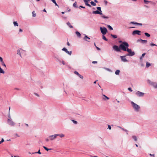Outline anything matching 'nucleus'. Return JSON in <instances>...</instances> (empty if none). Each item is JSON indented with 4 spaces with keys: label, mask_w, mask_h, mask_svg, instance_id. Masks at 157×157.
<instances>
[{
    "label": "nucleus",
    "mask_w": 157,
    "mask_h": 157,
    "mask_svg": "<svg viewBox=\"0 0 157 157\" xmlns=\"http://www.w3.org/2000/svg\"><path fill=\"white\" fill-rule=\"evenodd\" d=\"M140 32L141 31L139 30H134L132 32V34L133 35H134L136 34L138 35H140Z\"/></svg>",
    "instance_id": "10"
},
{
    "label": "nucleus",
    "mask_w": 157,
    "mask_h": 157,
    "mask_svg": "<svg viewBox=\"0 0 157 157\" xmlns=\"http://www.w3.org/2000/svg\"><path fill=\"white\" fill-rule=\"evenodd\" d=\"M45 140H46V141H47V142L48 141H49V139H48V138L46 139H45Z\"/></svg>",
    "instance_id": "61"
},
{
    "label": "nucleus",
    "mask_w": 157,
    "mask_h": 157,
    "mask_svg": "<svg viewBox=\"0 0 157 157\" xmlns=\"http://www.w3.org/2000/svg\"><path fill=\"white\" fill-rule=\"evenodd\" d=\"M0 73L4 74L5 71L3 70V69L0 67Z\"/></svg>",
    "instance_id": "24"
},
{
    "label": "nucleus",
    "mask_w": 157,
    "mask_h": 157,
    "mask_svg": "<svg viewBox=\"0 0 157 157\" xmlns=\"http://www.w3.org/2000/svg\"><path fill=\"white\" fill-rule=\"evenodd\" d=\"M102 15V17L104 18L105 19H108V17L106 16H105L104 15Z\"/></svg>",
    "instance_id": "34"
},
{
    "label": "nucleus",
    "mask_w": 157,
    "mask_h": 157,
    "mask_svg": "<svg viewBox=\"0 0 157 157\" xmlns=\"http://www.w3.org/2000/svg\"><path fill=\"white\" fill-rule=\"evenodd\" d=\"M90 157H98V156H92V155H90Z\"/></svg>",
    "instance_id": "58"
},
{
    "label": "nucleus",
    "mask_w": 157,
    "mask_h": 157,
    "mask_svg": "<svg viewBox=\"0 0 157 157\" xmlns=\"http://www.w3.org/2000/svg\"><path fill=\"white\" fill-rule=\"evenodd\" d=\"M54 3H55L56 0H51Z\"/></svg>",
    "instance_id": "57"
},
{
    "label": "nucleus",
    "mask_w": 157,
    "mask_h": 157,
    "mask_svg": "<svg viewBox=\"0 0 157 157\" xmlns=\"http://www.w3.org/2000/svg\"><path fill=\"white\" fill-rule=\"evenodd\" d=\"M145 35L147 37H150V35L148 33H144Z\"/></svg>",
    "instance_id": "35"
},
{
    "label": "nucleus",
    "mask_w": 157,
    "mask_h": 157,
    "mask_svg": "<svg viewBox=\"0 0 157 157\" xmlns=\"http://www.w3.org/2000/svg\"><path fill=\"white\" fill-rule=\"evenodd\" d=\"M62 64H63V65H65V63L64 62V61H62Z\"/></svg>",
    "instance_id": "59"
},
{
    "label": "nucleus",
    "mask_w": 157,
    "mask_h": 157,
    "mask_svg": "<svg viewBox=\"0 0 157 157\" xmlns=\"http://www.w3.org/2000/svg\"><path fill=\"white\" fill-rule=\"evenodd\" d=\"M144 93L140 92L139 91H137L136 93V94L139 97H143L144 96Z\"/></svg>",
    "instance_id": "5"
},
{
    "label": "nucleus",
    "mask_w": 157,
    "mask_h": 157,
    "mask_svg": "<svg viewBox=\"0 0 157 157\" xmlns=\"http://www.w3.org/2000/svg\"><path fill=\"white\" fill-rule=\"evenodd\" d=\"M128 90L130 91L131 92H132V90L131 88H128Z\"/></svg>",
    "instance_id": "48"
},
{
    "label": "nucleus",
    "mask_w": 157,
    "mask_h": 157,
    "mask_svg": "<svg viewBox=\"0 0 157 157\" xmlns=\"http://www.w3.org/2000/svg\"><path fill=\"white\" fill-rule=\"evenodd\" d=\"M4 141V140L3 138L0 141V143L1 144Z\"/></svg>",
    "instance_id": "47"
},
{
    "label": "nucleus",
    "mask_w": 157,
    "mask_h": 157,
    "mask_svg": "<svg viewBox=\"0 0 157 157\" xmlns=\"http://www.w3.org/2000/svg\"><path fill=\"white\" fill-rule=\"evenodd\" d=\"M96 48L98 50H100V49L98 47L96 46Z\"/></svg>",
    "instance_id": "55"
},
{
    "label": "nucleus",
    "mask_w": 157,
    "mask_h": 157,
    "mask_svg": "<svg viewBox=\"0 0 157 157\" xmlns=\"http://www.w3.org/2000/svg\"><path fill=\"white\" fill-rule=\"evenodd\" d=\"M22 30L21 29H19V32H22Z\"/></svg>",
    "instance_id": "64"
},
{
    "label": "nucleus",
    "mask_w": 157,
    "mask_h": 157,
    "mask_svg": "<svg viewBox=\"0 0 157 157\" xmlns=\"http://www.w3.org/2000/svg\"><path fill=\"white\" fill-rule=\"evenodd\" d=\"M131 103L134 110L136 112H138L140 108V106L133 101H131Z\"/></svg>",
    "instance_id": "2"
},
{
    "label": "nucleus",
    "mask_w": 157,
    "mask_h": 157,
    "mask_svg": "<svg viewBox=\"0 0 157 157\" xmlns=\"http://www.w3.org/2000/svg\"><path fill=\"white\" fill-rule=\"evenodd\" d=\"M129 44L126 42H123L122 44L120 45V47L121 49L124 51H127L129 53L127 56H132L135 55V53L134 52H132L131 49L128 48Z\"/></svg>",
    "instance_id": "1"
},
{
    "label": "nucleus",
    "mask_w": 157,
    "mask_h": 157,
    "mask_svg": "<svg viewBox=\"0 0 157 157\" xmlns=\"http://www.w3.org/2000/svg\"><path fill=\"white\" fill-rule=\"evenodd\" d=\"M151 65V64L148 63L147 62H146V67H148L150 66Z\"/></svg>",
    "instance_id": "28"
},
{
    "label": "nucleus",
    "mask_w": 157,
    "mask_h": 157,
    "mask_svg": "<svg viewBox=\"0 0 157 157\" xmlns=\"http://www.w3.org/2000/svg\"><path fill=\"white\" fill-rule=\"evenodd\" d=\"M130 24H132L134 25H137V22H134V21H131L130 22Z\"/></svg>",
    "instance_id": "38"
},
{
    "label": "nucleus",
    "mask_w": 157,
    "mask_h": 157,
    "mask_svg": "<svg viewBox=\"0 0 157 157\" xmlns=\"http://www.w3.org/2000/svg\"><path fill=\"white\" fill-rule=\"evenodd\" d=\"M34 94H35V95H36V96H38V97H39V94H37L36 93H34Z\"/></svg>",
    "instance_id": "54"
},
{
    "label": "nucleus",
    "mask_w": 157,
    "mask_h": 157,
    "mask_svg": "<svg viewBox=\"0 0 157 157\" xmlns=\"http://www.w3.org/2000/svg\"><path fill=\"white\" fill-rule=\"evenodd\" d=\"M57 136H60L61 138L65 136L63 134H57Z\"/></svg>",
    "instance_id": "19"
},
{
    "label": "nucleus",
    "mask_w": 157,
    "mask_h": 157,
    "mask_svg": "<svg viewBox=\"0 0 157 157\" xmlns=\"http://www.w3.org/2000/svg\"><path fill=\"white\" fill-rule=\"evenodd\" d=\"M97 9H98V10L100 12H102V11L101 10V8L100 7H97Z\"/></svg>",
    "instance_id": "37"
},
{
    "label": "nucleus",
    "mask_w": 157,
    "mask_h": 157,
    "mask_svg": "<svg viewBox=\"0 0 157 157\" xmlns=\"http://www.w3.org/2000/svg\"><path fill=\"white\" fill-rule=\"evenodd\" d=\"M102 39L103 40H105V41H107L108 40V39L103 35L102 36Z\"/></svg>",
    "instance_id": "31"
},
{
    "label": "nucleus",
    "mask_w": 157,
    "mask_h": 157,
    "mask_svg": "<svg viewBox=\"0 0 157 157\" xmlns=\"http://www.w3.org/2000/svg\"><path fill=\"white\" fill-rule=\"evenodd\" d=\"M55 3H54L55 4V5L56 6H58V7H59L58 5L56 3V2Z\"/></svg>",
    "instance_id": "63"
},
{
    "label": "nucleus",
    "mask_w": 157,
    "mask_h": 157,
    "mask_svg": "<svg viewBox=\"0 0 157 157\" xmlns=\"http://www.w3.org/2000/svg\"><path fill=\"white\" fill-rule=\"evenodd\" d=\"M154 85V87L155 88H157V83L155 82V84Z\"/></svg>",
    "instance_id": "42"
},
{
    "label": "nucleus",
    "mask_w": 157,
    "mask_h": 157,
    "mask_svg": "<svg viewBox=\"0 0 157 157\" xmlns=\"http://www.w3.org/2000/svg\"><path fill=\"white\" fill-rule=\"evenodd\" d=\"M147 82L150 84L151 85H152V86H153L154 87V85H155L154 84H155V82H152L150 80H147Z\"/></svg>",
    "instance_id": "16"
},
{
    "label": "nucleus",
    "mask_w": 157,
    "mask_h": 157,
    "mask_svg": "<svg viewBox=\"0 0 157 157\" xmlns=\"http://www.w3.org/2000/svg\"><path fill=\"white\" fill-rule=\"evenodd\" d=\"M150 45L151 46H155V45H156V44H154V43H151L150 44Z\"/></svg>",
    "instance_id": "46"
},
{
    "label": "nucleus",
    "mask_w": 157,
    "mask_h": 157,
    "mask_svg": "<svg viewBox=\"0 0 157 157\" xmlns=\"http://www.w3.org/2000/svg\"><path fill=\"white\" fill-rule=\"evenodd\" d=\"M111 36L114 39L117 38V36L116 35H113V34H111Z\"/></svg>",
    "instance_id": "23"
},
{
    "label": "nucleus",
    "mask_w": 157,
    "mask_h": 157,
    "mask_svg": "<svg viewBox=\"0 0 157 157\" xmlns=\"http://www.w3.org/2000/svg\"><path fill=\"white\" fill-rule=\"evenodd\" d=\"M138 41H142V43H146L147 42V41L146 40H143L141 39L138 40Z\"/></svg>",
    "instance_id": "17"
},
{
    "label": "nucleus",
    "mask_w": 157,
    "mask_h": 157,
    "mask_svg": "<svg viewBox=\"0 0 157 157\" xmlns=\"http://www.w3.org/2000/svg\"><path fill=\"white\" fill-rule=\"evenodd\" d=\"M13 24L15 26H18V24L17 21H14L13 22Z\"/></svg>",
    "instance_id": "27"
},
{
    "label": "nucleus",
    "mask_w": 157,
    "mask_h": 157,
    "mask_svg": "<svg viewBox=\"0 0 157 157\" xmlns=\"http://www.w3.org/2000/svg\"><path fill=\"white\" fill-rule=\"evenodd\" d=\"M23 51V50L21 49L17 50V54L19 55L21 57V53Z\"/></svg>",
    "instance_id": "14"
},
{
    "label": "nucleus",
    "mask_w": 157,
    "mask_h": 157,
    "mask_svg": "<svg viewBox=\"0 0 157 157\" xmlns=\"http://www.w3.org/2000/svg\"><path fill=\"white\" fill-rule=\"evenodd\" d=\"M126 56H120V58L121 59V60L122 61L125 62H128V60L126 59L125 58V57H126Z\"/></svg>",
    "instance_id": "7"
},
{
    "label": "nucleus",
    "mask_w": 157,
    "mask_h": 157,
    "mask_svg": "<svg viewBox=\"0 0 157 157\" xmlns=\"http://www.w3.org/2000/svg\"><path fill=\"white\" fill-rule=\"evenodd\" d=\"M67 25L70 28H72L73 27L72 26L70 23L69 22H67Z\"/></svg>",
    "instance_id": "26"
},
{
    "label": "nucleus",
    "mask_w": 157,
    "mask_h": 157,
    "mask_svg": "<svg viewBox=\"0 0 157 157\" xmlns=\"http://www.w3.org/2000/svg\"><path fill=\"white\" fill-rule=\"evenodd\" d=\"M137 25L142 26V24L141 23H137Z\"/></svg>",
    "instance_id": "53"
},
{
    "label": "nucleus",
    "mask_w": 157,
    "mask_h": 157,
    "mask_svg": "<svg viewBox=\"0 0 157 157\" xmlns=\"http://www.w3.org/2000/svg\"><path fill=\"white\" fill-rule=\"evenodd\" d=\"M0 62L2 64L3 66H4L5 67H6V65L5 64V63H4L3 61L2 58V57H0Z\"/></svg>",
    "instance_id": "13"
},
{
    "label": "nucleus",
    "mask_w": 157,
    "mask_h": 157,
    "mask_svg": "<svg viewBox=\"0 0 157 157\" xmlns=\"http://www.w3.org/2000/svg\"><path fill=\"white\" fill-rule=\"evenodd\" d=\"M100 29L101 32L103 35L105 34L107 32V29L105 27H100Z\"/></svg>",
    "instance_id": "3"
},
{
    "label": "nucleus",
    "mask_w": 157,
    "mask_h": 157,
    "mask_svg": "<svg viewBox=\"0 0 157 157\" xmlns=\"http://www.w3.org/2000/svg\"><path fill=\"white\" fill-rule=\"evenodd\" d=\"M105 70H106L108 71H109L110 72H111V70H110L109 69V68H104Z\"/></svg>",
    "instance_id": "45"
},
{
    "label": "nucleus",
    "mask_w": 157,
    "mask_h": 157,
    "mask_svg": "<svg viewBox=\"0 0 157 157\" xmlns=\"http://www.w3.org/2000/svg\"><path fill=\"white\" fill-rule=\"evenodd\" d=\"M118 127L119 128H120V129H122V130H124V128H122V127H120V126H118Z\"/></svg>",
    "instance_id": "51"
},
{
    "label": "nucleus",
    "mask_w": 157,
    "mask_h": 157,
    "mask_svg": "<svg viewBox=\"0 0 157 157\" xmlns=\"http://www.w3.org/2000/svg\"><path fill=\"white\" fill-rule=\"evenodd\" d=\"M120 72V70H117L115 72V74L116 75H119V74Z\"/></svg>",
    "instance_id": "21"
},
{
    "label": "nucleus",
    "mask_w": 157,
    "mask_h": 157,
    "mask_svg": "<svg viewBox=\"0 0 157 157\" xmlns=\"http://www.w3.org/2000/svg\"><path fill=\"white\" fill-rule=\"evenodd\" d=\"M113 49L117 52H120L121 48H120V46L119 47L117 45H114L113 46Z\"/></svg>",
    "instance_id": "4"
},
{
    "label": "nucleus",
    "mask_w": 157,
    "mask_h": 157,
    "mask_svg": "<svg viewBox=\"0 0 157 157\" xmlns=\"http://www.w3.org/2000/svg\"><path fill=\"white\" fill-rule=\"evenodd\" d=\"M123 131H124L125 132H126L127 134H128V131L127 130H126V129H124V130H123Z\"/></svg>",
    "instance_id": "50"
},
{
    "label": "nucleus",
    "mask_w": 157,
    "mask_h": 157,
    "mask_svg": "<svg viewBox=\"0 0 157 157\" xmlns=\"http://www.w3.org/2000/svg\"><path fill=\"white\" fill-rule=\"evenodd\" d=\"M149 155L151 156H153V157H154L155 156V155L154 154H149Z\"/></svg>",
    "instance_id": "56"
},
{
    "label": "nucleus",
    "mask_w": 157,
    "mask_h": 157,
    "mask_svg": "<svg viewBox=\"0 0 157 157\" xmlns=\"http://www.w3.org/2000/svg\"><path fill=\"white\" fill-rule=\"evenodd\" d=\"M108 128L110 130L111 129V127L110 125H108Z\"/></svg>",
    "instance_id": "49"
},
{
    "label": "nucleus",
    "mask_w": 157,
    "mask_h": 157,
    "mask_svg": "<svg viewBox=\"0 0 157 157\" xmlns=\"http://www.w3.org/2000/svg\"><path fill=\"white\" fill-rule=\"evenodd\" d=\"M83 39L85 41L89 42V41L87 39L90 40V38L89 37H88L86 35H85L83 38Z\"/></svg>",
    "instance_id": "18"
},
{
    "label": "nucleus",
    "mask_w": 157,
    "mask_h": 157,
    "mask_svg": "<svg viewBox=\"0 0 157 157\" xmlns=\"http://www.w3.org/2000/svg\"><path fill=\"white\" fill-rule=\"evenodd\" d=\"M43 147L44 149L45 150H46V151H49V150H52L51 149H48V148H47V147H46L44 146H43Z\"/></svg>",
    "instance_id": "22"
},
{
    "label": "nucleus",
    "mask_w": 157,
    "mask_h": 157,
    "mask_svg": "<svg viewBox=\"0 0 157 157\" xmlns=\"http://www.w3.org/2000/svg\"><path fill=\"white\" fill-rule=\"evenodd\" d=\"M102 96V99L104 100H109V98L107 97L105 94H103Z\"/></svg>",
    "instance_id": "15"
},
{
    "label": "nucleus",
    "mask_w": 157,
    "mask_h": 157,
    "mask_svg": "<svg viewBox=\"0 0 157 157\" xmlns=\"http://www.w3.org/2000/svg\"><path fill=\"white\" fill-rule=\"evenodd\" d=\"M41 154V153L40 152V150L39 149L38 151L37 152H35L34 153H32L31 154Z\"/></svg>",
    "instance_id": "29"
},
{
    "label": "nucleus",
    "mask_w": 157,
    "mask_h": 157,
    "mask_svg": "<svg viewBox=\"0 0 157 157\" xmlns=\"http://www.w3.org/2000/svg\"><path fill=\"white\" fill-rule=\"evenodd\" d=\"M92 13L94 14H99L100 15H102V12H100L98 10L94 11Z\"/></svg>",
    "instance_id": "12"
},
{
    "label": "nucleus",
    "mask_w": 157,
    "mask_h": 157,
    "mask_svg": "<svg viewBox=\"0 0 157 157\" xmlns=\"http://www.w3.org/2000/svg\"><path fill=\"white\" fill-rule=\"evenodd\" d=\"M7 122L8 124L11 126H13L15 124V123L10 119H8Z\"/></svg>",
    "instance_id": "6"
},
{
    "label": "nucleus",
    "mask_w": 157,
    "mask_h": 157,
    "mask_svg": "<svg viewBox=\"0 0 157 157\" xmlns=\"http://www.w3.org/2000/svg\"><path fill=\"white\" fill-rule=\"evenodd\" d=\"M90 4L92 5L93 6H95L96 5L94 2L93 1H91V2H90Z\"/></svg>",
    "instance_id": "32"
},
{
    "label": "nucleus",
    "mask_w": 157,
    "mask_h": 157,
    "mask_svg": "<svg viewBox=\"0 0 157 157\" xmlns=\"http://www.w3.org/2000/svg\"><path fill=\"white\" fill-rule=\"evenodd\" d=\"M92 63H93V64H95V63H97V61H93L92 62Z\"/></svg>",
    "instance_id": "52"
},
{
    "label": "nucleus",
    "mask_w": 157,
    "mask_h": 157,
    "mask_svg": "<svg viewBox=\"0 0 157 157\" xmlns=\"http://www.w3.org/2000/svg\"><path fill=\"white\" fill-rule=\"evenodd\" d=\"M74 73L77 75L78 76L79 74V73L77 71H74Z\"/></svg>",
    "instance_id": "43"
},
{
    "label": "nucleus",
    "mask_w": 157,
    "mask_h": 157,
    "mask_svg": "<svg viewBox=\"0 0 157 157\" xmlns=\"http://www.w3.org/2000/svg\"><path fill=\"white\" fill-rule=\"evenodd\" d=\"M85 5L90 7H91V6L88 3V2L90 1V0H83Z\"/></svg>",
    "instance_id": "11"
},
{
    "label": "nucleus",
    "mask_w": 157,
    "mask_h": 157,
    "mask_svg": "<svg viewBox=\"0 0 157 157\" xmlns=\"http://www.w3.org/2000/svg\"><path fill=\"white\" fill-rule=\"evenodd\" d=\"M32 15L33 17H35L36 16V14L34 11L32 12Z\"/></svg>",
    "instance_id": "36"
},
{
    "label": "nucleus",
    "mask_w": 157,
    "mask_h": 157,
    "mask_svg": "<svg viewBox=\"0 0 157 157\" xmlns=\"http://www.w3.org/2000/svg\"><path fill=\"white\" fill-rule=\"evenodd\" d=\"M145 54H145V53H143V54H142V56L140 57V60H141V59H142L143 58V57L145 55Z\"/></svg>",
    "instance_id": "33"
},
{
    "label": "nucleus",
    "mask_w": 157,
    "mask_h": 157,
    "mask_svg": "<svg viewBox=\"0 0 157 157\" xmlns=\"http://www.w3.org/2000/svg\"><path fill=\"white\" fill-rule=\"evenodd\" d=\"M75 33L79 37H80L81 35L79 32L78 31H76L75 32Z\"/></svg>",
    "instance_id": "20"
},
{
    "label": "nucleus",
    "mask_w": 157,
    "mask_h": 157,
    "mask_svg": "<svg viewBox=\"0 0 157 157\" xmlns=\"http://www.w3.org/2000/svg\"><path fill=\"white\" fill-rule=\"evenodd\" d=\"M62 50L65 51L66 53H67L68 54L71 55L72 53L71 51H68L65 48H64L62 49Z\"/></svg>",
    "instance_id": "9"
},
{
    "label": "nucleus",
    "mask_w": 157,
    "mask_h": 157,
    "mask_svg": "<svg viewBox=\"0 0 157 157\" xmlns=\"http://www.w3.org/2000/svg\"><path fill=\"white\" fill-rule=\"evenodd\" d=\"M57 136V134H56L54 135L50 136H49V138L51 140H52L56 138Z\"/></svg>",
    "instance_id": "8"
},
{
    "label": "nucleus",
    "mask_w": 157,
    "mask_h": 157,
    "mask_svg": "<svg viewBox=\"0 0 157 157\" xmlns=\"http://www.w3.org/2000/svg\"><path fill=\"white\" fill-rule=\"evenodd\" d=\"M144 1L146 4H147L149 2H150L146 0H144Z\"/></svg>",
    "instance_id": "40"
},
{
    "label": "nucleus",
    "mask_w": 157,
    "mask_h": 157,
    "mask_svg": "<svg viewBox=\"0 0 157 157\" xmlns=\"http://www.w3.org/2000/svg\"><path fill=\"white\" fill-rule=\"evenodd\" d=\"M132 138L135 141H136L137 140V139L136 137L135 136H132Z\"/></svg>",
    "instance_id": "25"
},
{
    "label": "nucleus",
    "mask_w": 157,
    "mask_h": 157,
    "mask_svg": "<svg viewBox=\"0 0 157 157\" xmlns=\"http://www.w3.org/2000/svg\"><path fill=\"white\" fill-rule=\"evenodd\" d=\"M73 6L74 7H77V2H75V3L73 5Z\"/></svg>",
    "instance_id": "30"
},
{
    "label": "nucleus",
    "mask_w": 157,
    "mask_h": 157,
    "mask_svg": "<svg viewBox=\"0 0 157 157\" xmlns=\"http://www.w3.org/2000/svg\"><path fill=\"white\" fill-rule=\"evenodd\" d=\"M79 78H81L83 79V76L81 75H80V74L78 75V76Z\"/></svg>",
    "instance_id": "44"
},
{
    "label": "nucleus",
    "mask_w": 157,
    "mask_h": 157,
    "mask_svg": "<svg viewBox=\"0 0 157 157\" xmlns=\"http://www.w3.org/2000/svg\"><path fill=\"white\" fill-rule=\"evenodd\" d=\"M71 121L75 124H77V123H78L76 121H75V120H72Z\"/></svg>",
    "instance_id": "39"
},
{
    "label": "nucleus",
    "mask_w": 157,
    "mask_h": 157,
    "mask_svg": "<svg viewBox=\"0 0 157 157\" xmlns=\"http://www.w3.org/2000/svg\"><path fill=\"white\" fill-rule=\"evenodd\" d=\"M80 7H81V8H85V7L83 6H80Z\"/></svg>",
    "instance_id": "60"
},
{
    "label": "nucleus",
    "mask_w": 157,
    "mask_h": 157,
    "mask_svg": "<svg viewBox=\"0 0 157 157\" xmlns=\"http://www.w3.org/2000/svg\"><path fill=\"white\" fill-rule=\"evenodd\" d=\"M107 27L110 30H112L113 29V28L110 25H108Z\"/></svg>",
    "instance_id": "41"
},
{
    "label": "nucleus",
    "mask_w": 157,
    "mask_h": 157,
    "mask_svg": "<svg viewBox=\"0 0 157 157\" xmlns=\"http://www.w3.org/2000/svg\"><path fill=\"white\" fill-rule=\"evenodd\" d=\"M14 135H15V136H17V137H19V136H18V135H17V133H16V134H14Z\"/></svg>",
    "instance_id": "62"
}]
</instances>
